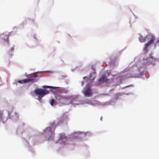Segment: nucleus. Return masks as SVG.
Instances as JSON below:
<instances>
[{
	"instance_id": "2eb2a0df",
	"label": "nucleus",
	"mask_w": 159,
	"mask_h": 159,
	"mask_svg": "<svg viewBox=\"0 0 159 159\" xmlns=\"http://www.w3.org/2000/svg\"><path fill=\"white\" fill-rule=\"evenodd\" d=\"M51 128L50 127L48 128L47 129H46V131H47L48 130H51Z\"/></svg>"
},
{
	"instance_id": "6ab92c4d",
	"label": "nucleus",
	"mask_w": 159,
	"mask_h": 159,
	"mask_svg": "<svg viewBox=\"0 0 159 159\" xmlns=\"http://www.w3.org/2000/svg\"><path fill=\"white\" fill-rule=\"evenodd\" d=\"M94 79V77H93V79Z\"/></svg>"
},
{
	"instance_id": "6e6552de",
	"label": "nucleus",
	"mask_w": 159,
	"mask_h": 159,
	"mask_svg": "<svg viewBox=\"0 0 159 159\" xmlns=\"http://www.w3.org/2000/svg\"><path fill=\"white\" fill-rule=\"evenodd\" d=\"M139 40L141 43H143L146 41L145 38H143L142 36H139Z\"/></svg>"
},
{
	"instance_id": "9b49d317",
	"label": "nucleus",
	"mask_w": 159,
	"mask_h": 159,
	"mask_svg": "<svg viewBox=\"0 0 159 159\" xmlns=\"http://www.w3.org/2000/svg\"><path fill=\"white\" fill-rule=\"evenodd\" d=\"M55 103V101L53 99H52L50 102V104L52 106H53L54 104Z\"/></svg>"
},
{
	"instance_id": "a211bd4d",
	"label": "nucleus",
	"mask_w": 159,
	"mask_h": 159,
	"mask_svg": "<svg viewBox=\"0 0 159 159\" xmlns=\"http://www.w3.org/2000/svg\"><path fill=\"white\" fill-rule=\"evenodd\" d=\"M91 74H90L89 75V76H90V78H91Z\"/></svg>"
},
{
	"instance_id": "39448f33",
	"label": "nucleus",
	"mask_w": 159,
	"mask_h": 159,
	"mask_svg": "<svg viewBox=\"0 0 159 159\" xmlns=\"http://www.w3.org/2000/svg\"><path fill=\"white\" fill-rule=\"evenodd\" d=\"M143 60L144 61H146V62H145L146 65H149L152 64V62L153 61L156 60V59L153 57L152 55H150L149 58H147L146 59L144 58Z\"/></svg>"
},
{
	"instance_id": "20e7f679",
	"label": "nucleus",
	"mask_w": 159,
	"mask_h": 159,
	"mask_svg": "<svg viewBox=\"0 0 159 159\" xmlns=\"http://www.w3.org/2000/svg\"><path fill=\"white\" fill-rule=\"evenodd\" d=\"M83 93L84 96L87 97L91 96L93 94L92 91L89 87L84 88Z\"/></svg>"
},
{
	"instance_id": "f03ea898",
	"label": "nucleus",
	"mask_w": 159,
	"mask_h": 159,
	"mask_svg": "<svg viewBox=\"0 0 159 159\" xmlns=\"http://www.w3.org/2000/svg\"><path fill=\"white\" fill-rule=\"evenodd\" d=\"M34 93L35 94L38 95V98L41 100L44 95L48 94L49 91L46 89H39L35 90Z\"/></svg>"
},
{
	"instance_id": "dca6fc26",
	"label": "nucleus",
	"mask_w": 159,
	"mask_h": 159,
	"mask_svg": "<svg viewBox=\"0 0 159 159\" xmlns=\"http://www.w3.org/2000/svg\"><path fill=\"white\" fill-rule=\"evenodd\" d=\"M14 49V48L13 47H12L11 48V51H12Z\"/></svg>"
},
{
	"instance_id": "9d476101",
	"label": "nucleus",
	"mask_w": 159,
	"mask_h": 159,
	"mask_svg": "<svg viewBox=\"0 0 159 159\" xmlns=\"http://www.w3.org/2000/svg\"><path fill=\"white\" fill-rule=\"evenodd\" d=\"M61 91L62 93H66L68 91V90L64 88H61Z\"/></svg>"
},
{
	"instance_id": "ddd939ff",
	"label": "nucleus",
	"mask_w": 159,
	"mask_h": 159,
	"mask_svg": "<svg viewBox=\"0 0 159 159\" xmlns=\"http://www.w3.org/2000/svg\"><path fill=\"white\" fill-rule=\"evenodd\" d=\"M43 88H50V87L48 86L44 85L43 86Z\"/></svg>"
},
{
	"instance_id": "7ed1b4c3",
	"label": "nucleus",
	"mask_w": 159,
	"mask_h": 159,
	"mask_svg": "<svg viewBox=\"0 0 159 159\" xmlns=\"http://www.w3.org/2000/svg\"><path fill=\"white\" fill-rule=\"evenodd\" d=\"M149 39V40L148 42L145 44V48L146 49L148 46L151 45V44L155 43H154V41L155 40V37L152 34H149L148 35Z\"/></svg>"
},
{
	"instance_id": "423d86ee",
	"label": "nucleus",
	"mask_w": 159,
	"mask_h": 159,
	"mask_svg": "<svg viewBox=\"0 0 159 159\" xmlns=\"http://www.w3.org/2000/svg\"><path fill=\"white\" fill-rule=\"evenodd\" d=\"M34 80V78L33 77H31L28 79H24L21 80H18L17 82L20 83L21 84L28 83L30 82H32Z\"/></svg>"
},
{
	"instance_id": "f8f14e48",
	"label": "nucleus",
	"mask_w": 159,
	"mask_h": 159,
	"mask_svg": "<svg viewBox=\"0 0 159 159\" xmlns=\"http://www.w3.org/2000/svg\"><path fill=\"white\" fill-rule=\"evenodd\" d=\"M157 44H159V39H158L156 42H155V43H154V44L156 46Z\"/></svg>"
},
{
	"instance_id": "1a4fd4ad",
	"label": "nucleus",
	"mask_w": 159,
	"mask_h": 159,
	"mask_svg": "<svg viewBox=\"0 0 159 159\" xmlns=\"http://www.w3.org/2000/svg\"><path fill=\"white\" fill-rule=\"evenodd\" d=\"M60 139L61 140L66 139V137L64 134H61L60 135Z\"/></svg>"
},
{
	"instance_id": "f257e3e1",
	"label": "nucleus",
	"mask_w": 159,
	"mask_h": 159,
	"mask_svg": "<svg viewBox=\"0 0 159 159\" xmlns=\"http://www.w3.org/2000/svg\"><path fill=\"white\" fill-rule=\"evenodd\" d=\"M64 100L69 101V102L73 105H79L80 104L79 98L77 96H66L62 97Z\"/></svg>"
},
{
	"instance_id": "f3484780",
	"label": "nucleus",
	"mask_w": 159,
	"mask_h": 159,
	"mask_svg": "<svg viewBox=\"0 0 159 159\" xmlns=\"http://www.w3.org/2000/svg\"><path fill=\"white\" fill-rule=\"evenodd\" d=\"M6 41L7 43H8L9 40H8V38L7 37V39L6 40Z\"/></svg>"
},
{
	"instance_id": "4468645a",
	"label": "nucleus",
	"mask_w": 159,
	"mask_h": 159,
	"mask_svg": "<svg viewBox=\"0 0 159 159\" xmlns=\"http://www.w3.org/2000/svg\"><path fill=\"white\" fill-rule=\"evenodd\" d=\"M3 112L0 110V116H1L3 115Z\"/></svg>"
},
{
	"instance_id": "0eeeda50",
	"label": "nucleus",
	"mask_w": 159,
	"mask_h": 159,
	"mask_svg": "<svg viewBox=\"0 0 159 159\" xmlns=\"http://www.w3.org/2000/svg\"><path fill=\"white\" fill-rule=\"evenodd\" d=\"M107 78L105 75H103L99 79V81L100 82H106L107 81Z\"/></svg>"
}]
</instances>
